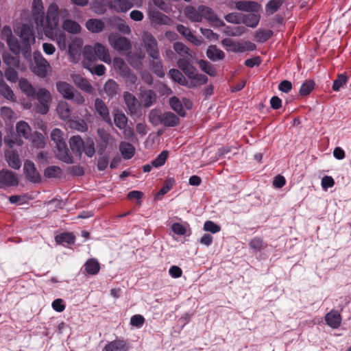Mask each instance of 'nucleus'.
Masks as SVG:
<instances>
[{"mask_svg":"<svg viewBox=\"0 0 351 351\" xmlns=\"http://www.w3.org/2000/svg\"><path fill=\"white\" fill-rule=\"evenodd\" d=\"M123 99L130 116L139 117L141 115V105L136 97L129 92H125Z\"/></svg>","mask_w":351,"mask_h":351,"instance_id":"nucleus-9","label":"nucleus"},{"mask_svg":"<svg viewBox=\"0 0 351 351\" xmlns=\"http://www.w3.org/2000/svg\"><path fill=\"white\" fill-rule=\"evenodd\" d=\"M114 123L119 129L123 130L128 123V118L123 113L117 112L114 114Z\"/></svg>","mask_w":351,"mask_h":351,"instance_id":"nucleus-51","label":"nucleus"},{"mask_svg":"<svg viewBox=\"0 0 351 351\" xmlns=\"http://www.w3.org/2000/svg\"><path fill=\"white\" fill-rule=\"evenodd\" d=\"M151 69L152 71L159 77H163L165 76V71L163 69V65L162 61L160 60H156L152 61L151 64Z\"/></svg>","mask_w":351,"mask_h":351,"instance_id":"nucleus-53","label":"nucleus"},{"mask_svg":"<svg viewBox=\"0 0 351 351\" xmlns=\"http://www.w3.org/2000/svg\"><path fill=\"white\" fill-rule=\"evenodd\" d=\"M0 94L9 100H13L14 94L11 88L8 86L4 80L0 82Z\"/></svg>","mask_w":351,"mask_h":351,"instance_id":"nucleus-52","label":"nucleus"},{"mask_svg":"<svg viewBox=\"0 0 351 351\" xmlns=\"http://www.w3.org/2000/svg\"><path fill=\"white\" fill-rule=\"evenodd\" d=\"M19 184L18 178L15 174L9 170L0 171V184L3 186H15Z\"/></svg>","mask_w":351,"mask_h":351,"instance_id":"nucleus-14","label":"nucleus"},{"mask_svg":"<svg viewBox=\"0 0 351 351\" xmlns=\"http://www.w3.org/2000/svg\"><path fill=\"white\" fill-rule=\"evenodd\" d=\"M250 247L256 251H261L265 247V244L263 239L258 237H254L249 243Z\"/></svg>","mask_w":351,"mask_h":351,"instance_id":"nucleus-59","label":"nucleus"},{"mask_svg":"<svg viewBox=\"0 0 351 351\" xmlns=\"http://www.w3.org/2000/svg\"><path fill=\"white\" fill-rule=\"evenodd\" d=\"M119 150L125 159H130L134 154V148L129 143H121L119 145Z\"/></svg>","mask_w":351,"mask_h":351,"instance_id":"nucleus-44","label":"nucleus"},{"mask_svg":"<svg viewBox=\"0 0 351 351\" xmlns=\"http://www.w3.org/2000/svg\"><path fill=\"white\" fill-rule=\"evenodd\" d=\"M75 236L71 232H63L56 237V241L58 243L62 244L66 243L71 244L75 242Z\"/></svg>","mask_w":351,"mask_h":351,"instance_id":"nucleus-50","label":"nucleus"},{"mask_svg":"<svg viewBox=\"0 0 351 351\" xmlns=\"http://www.w3.org/2000/svg\"><path fill=\"white\" fill-rule=\"evenodd\" d=\"M21 91L29 99H35L37 90L26 79H21L19 83Z\"/></svg>","mask_w":351,"mask_h":351,"instance_id":"nucleus-27","label":"nucleus"},{"mask_svg":"<svg viewBox=\"0 0 351 351\" xmlns=\"http://www.w3.org/2000/svg\"><path fill=\"white\" fill-rule=\"evenodd\" d=\"M207 57L213 60H220L224 58V52L219 49L215 45H210L208 47L206 51Z\"/></svg>","mask_w":351,"mask_h":351,"instance_id":"nucleus-36","label":"nucleus"},{"mask_svg":"<svg viewBox=\"0 0 351 351\" xmlns=\"http://www.w3.org/2000/svg\"><path fill=\"white\" fill-rule=\"evenodd\" d=\"M86 27L93 33H99L104 30L105 24L100 19H91L86 21Z\"/></svg>","mask_w":351,"mask_h":351,"instance_id":"nucleus-32","label":"nucleus"},{"mask_svg":"<svg viewBox=\"0 0 351 351\" xmlns=\"http://www.w3.org/2000/svg\"><path fill=\"white\" fill-rule=\"evenodd\" d=\"M7 44L10 48V49L16 55L19 54L21 51V47L19 43L18 40L14 38H9L8 40H6Z\"/></svg>","mask_w":351,"mask_h":351,"instance_id":"nucleus-60","label":"nucleus"},{"mask_svg":"<svg viewBox=\"0 0 351 351\" xmlns=\"http://www.w3.org/2000/svg\"><path fill=\"white\" fill-rule=\"evenodd\" d=\"M95 61H90L88 62L89 66H87V65L85 64V59L82 61L83 66L85 69H87L91 73L97 75L98 76H101L105 74L106 72V67L103 64H97L94 66L93 64Z\"/></svg>","mask_w":351,"mask_h":351,"instance_id":"nucleus-39","label":"nucleus"},{"mask_svg":"<svg viewBox=\"0 0 351 351\" xmlns=\"http://www.w3.org/2000/svg\"><path fill=\"white\" fill-rule=\"evenodd\" d=\"M169 104L171 108L176 111L180 116L184 117L185 115V111L182 107V105L176 97H173L169 99Z\"/></svg>","mask_w":351,"mask_h":351,"instance_id":"nucleus-49","label":"nucleus"},{"mask_svg":"<svg viewBox=\"0 0 351 351\" xmlns=\"http://www.w3.org/2000/svg\"><path fill=\"white\" fill-rule=\"evenodd\" d=\"M204 230L215 234L219 232L221 230V228L212 221H206L204 224Z\"/></svg>","mask_w":351,"mask_h":351,"instance_id":"nucleus-64","label":"nucleus"},{"mask_svg":"<svg viewBox=\"0 0 351 351\" xmlns=\"http://www.w3.org/2000/svg\"><path fill=\"white\" fill-rule=\"evenodd\" d=\"M108 41L111 47L118 51H128L132 47L129 39L116 33L108 35Z\"/></svg>","mask_w":351,"mask_h":351,"instance_id":"nucleus-7","label":"nucleus"},{"mask_svg":"<svg viewBox=\"0 0 351 351\" xmlns=\"http://www.w3.org/2000/svg\"><path fill=\"white\" fill-rule=\"evenodd\" d=\"M315 83L313 80H307L304 82L300 87V95L302 96H306L308 95L314 88Z\"/></svg>","mask_w":351,"mask_h":351,"instance_id":"nucleus-56","label":"nucleus"},{"mask_svg":"<svg viewBox=\"0 0 351 351\" xmlns=\"http://www.w3.org/2000/svg\"><path fill=\"white\" fill-rule=\"evenodd\" d=\"M104 91L112 99L119 93V85L113 80H108L104 84Z\"/></svg>","mask_w":351,"mask_h":351,"instance_id":"nucleus-38","label":"nucleus"},{"mask_svg":"<svg viewBox=\"0 0 351 351\" xmlns=\"http://www.w3.org/2000/svg\"><path fill=\"white\" fill-rule=\"evenodd\" d=\"M282 0H271L265 6V10L269 14H273L278 10L280 6L282 5Z\"/></svg>","mask_w":351,"mask_h":351,"instance_id":"nucleus-55","label":"nucleus"},{"mask_svg":"<svg viewBox=\"0 0 351 351\" xmlns=\"http://www.w3.org/2000/svg\"><path fill=\"white\" fill-rule=\"evenodd\" d=\"M59 117L62 120H67L71 116V108L65 101H60L56 108Z\"/></svg>","mask_w":351,"mask_h":351,"instance_id":"nucleus-34","label":"nucleus"},{"mask_svg":"<svg viewBox=\"0 0 351 351\" xmlns=\"http://www.w3.org/2000/svg\"><path fill=\"white\" fill-rule=\"evenodd\" d=\"M35 99L38 100L39 104L36 108L37 112L42 114H47L52 101L50 92L45 88H40L36 93Z\"/></svg>","mask_w":351,"mask_h":351,"instance_id":"nucleus-6","label":"nucleus"},{"mask_svg":"<svg viewBox=\"0 0 351 351\" xmlns=\"http://www.w3.org/2000/svg\"><path fill=\"white\" fill-rule=\"evenodd\" d=\"M83 57L87 66H89L90 60H99L109 64L112 62L108 49L100 43H95L93 46L86 45L83 50Z\"/></svg>","mask_w":351,"mask_h":351,"instance_id":"nucleus-1","label":"nucleus"},{"mask_svg":"<svg viewBox=\"0 0 351 351\" xmlns=\"http://www.w3.org/2000/svg\"><path fill=\"white\" fill-rule=\"evenodd\" d=\"M179 121V118L174 113L171 112H166L162 113L160 124L166 127H175L178 125Z\"/></svg>","mask_w":351,"mask_h":351,"instance_id":"nucleus-33","label":"nucleus"},{"mask_svg":"<svg viewBox=\"0 0 351 351\" xmlns=\"http://www.w3.org/2000/svg\"><path fill=\"white\" fill-rule=\"evenodd\" d=\"M5 158L9 166L14 169H20L21 161L17 152L8 150L5 152Z\"/></svg>","mask_w":351,"mask_h":351,"instance_id":"nucleus-25","label":"nucleus"},{"mask_svg":"<svg viewBox=\"0 0 351 351\" xmlns=\"http://www.w3.org/2000/svg\"><path fill=\"white\" fill-rule=\"evenodd\" d=\"M112 64L115 71L121 75H128L130 69L123 59L119 57H115L113 59Z\"/></svg>","mask_w":351,"mask_h":351,"instance_id":"nucleus-35","label":"nucleus"},{"mask_svg":"<svg viewBox=\"0 0 351 351\" xmlns=\"http://www.w3.org/2000/svg\"><path fill=\"white\" fill-rule=\"evenodd\" d=\"M273 32L270 29H258L255 32V40L259 43H264L270 38Z\"/></svg>","mask_w":351,"mask_h":351,"instance_id":"nucleus-47","label":"nucleus"},{"mask_svg":"<svg viewBox=\"0 0 351 351\" xmlns=\"http://www.w3.org/2000/svg\"><path fill=\"white\" fill-rule=\"evenodd\" d=\"M62 135L63 133L60 129L55 128L51 131V138L55 143L56 146L65 143Z\"/></svg>","mask_w":351,"mask_h":351,"instance_id":"nucleus-57","label":"nucleus"},{"mask_svg":"<svg viewBox=\"0 0 351 351\" xmlns=\"http://www.w3.org/2000/svg\"><path fill=\"white\" fill-rule=\"evenodd\" d=\"M174 51L182 58L180 59H186L190 60L193 56L190 49L180 42H176L173 44Z\"/></svg>","mask_w":351,"mask_h":351,"instance_id":"nucleus-31","label":"nucleus"},{"mask_svg":"<svg viewBox=\"0 0 351 351\" xmlns=\"http://www.w3.org/2000/svg\"><path fill=\"white\" fill-rule=\"evenodd\" d=\"M141 99L143 106L149 108L156 100V94L152 90H141Z\"/></svg>","mask_w":351,"mask_h":351,"instance_id":"nucleus-29","label":"nucleus"},{"mask_svg":"<svg viewBox=\"0 0 351 351\" xmlns=\"http://www.w3.org/2000/svg\"><path fill=\"white\" fill-rule=\"evenodd\" d=\"M168 152L165 150L162 151L157 157L152 161V165L155 167H159L162 166L168 157Z\"/></svg>","mask_w":351,"mask_h":351,"instance_id":"nucleus-61","label":"nucleus"},{"mask_svg":"<svg viewBox=\"0 0 351 351\" xmlns=\"http://www.w3.org/2000/svg\"><path fill=\"white\" fill-rule=\"evenodd\" d=\"M162 113L158 109H152L150 110L148 119L149 121L154 126L160 125Z\"/></svg>","mask_w":351,"mask_h":351,"instance_id":"nucleus-46","label":"nucleus"},{"mask_svg":"<svg viewBox=\"0 0 351 351\" xmlns=\"http://www.w3.org/2000/svg\"><path fill=\"white\" fill-rule=\"evenodd\" d=\"M34 60L33 72L40 77H46L51 69L49 63L40 53L34 55Z\"/></svg>","mask_w":351,"mask_h":351,"instance_id":"nucleus-8","label":"nucleus"},{"mask_svg":"<svg viewBox=\"0 0 351 351\" xmlns=\"http://www.w3.org/2000/svg\"><path fill=\"white\" fill-rule=\"evenodd\" d=\"M58 6L56 3H53L50 4L48 8L46 15V24L41 27L43 28L45 34L46 31H54L58 29L57 27L59 21V12Z\"/></svg>","mask_w":351,"mask_h":351,"instance_id":"nucleus-5","label":"nucleus"},{"mask_svg":"<svg viewBox=\"0 0 351 351\" xmlns=\"http://www.w3.org/2000/svg\"><path fill=\"white\" fill-rule=\"evenodd\" d=\"M95 109L97 113L99 114L106 123L110 125L112 124L108 108L102 99L97 98L95 100Z\"/></svg>","mask_w":351,"mask_h":351,"instance_id":"nucleus-17","label":"nucleus"},{"mask_svg":"<svg viewBox=\"0 0 351 351\" xmlns=\"http://www.w3.org/2000/svg\"><path fill=\"white\" fill-rule=\"evenodd\" d=\"M32 143L36 148H43L45 145V140L44 136L39 133L36 132L32 136Z\"/></svg>","mask_w":351,"mask_h":351,"instance_id":"nucleus-58","label":"nucleus"},{"mask_svg":"<svg viewBox=\"0 0 351 351\" xmlns=\"http://www.w3.org/2000/svg\"><path fill=\"white\" fill-rule=\"evenodd\" d=\"M198 64L201 69L210 76L213 77L217 75V71L215 66L210 62L204 60H200L198 62Z\"/></svg>","mask_w":351,"mask_h":351,"instance_id":"nucleus-48","label":"nucleus"},{"mask_svg":"<svg viewBox=\"0 0 351 351\" xmlns=\"http://www.w3.org/2000/svg\"><path fill=\"white\" fill-rule=\"evenodd\" d=\"M16 130L17 134L25 139H28L31 135V128L27 123L21 121L16 123Z\"/></svg>","mask_w":351,"mask_h":351,"instance_id":"nucleus-37","label":"nucleus"},{"mask_svg":"<svg viewBox=\"0 0 351 351\" xmlns=\"http://www.w3.org/2000/svg\"><path fill=\"white\" fill-rule=\"evenodd\" d=\"M45 36L52 40L56 41L60 49L64 51L66 49V37L65 33L59 29L51 31H46Z\"/></svg>","mask_w":351,"mask_h":351,"instance_id":"nucleus-13","label":"nucleus"},{"mask_svg":"<svg viewBox=\"0 0 351 351\" xmlns=\"http://www.w3.org/2000/svg\"><path fill=\"white\" fill-rule=\"evenodd\" d=\"M82 45V40L77 38L73 39L69 45L68 51L73 62H76L78 60L80 56Z\"/></svg>","mask_w":351,"mask_h":351,"instance_id":"nucleus-20","label":"nucleus"},{"mask_svg":"<svg viewBox=\"0 0 351 351\" xmlns=\"http://www.w3.org/2000/svg\"><path fill=\"white\" fill-rule=\"evenodd\" d=\"M71 78L73 83L82 90L89 94H93L94 93V88L90 82L82 75L79 74H73L71 75Z\"/></svg>","mask_w":351,"mask_h":351,"instance_id":"nucleus-22","label":"nucleus"},{"mask_svg":"<svg viewBox=\"0 0 351 351\" xmlns=\"http://www.w3.org/2000/svg\"><path fill=\"white\" fill-rule=\"evenodd\" d=\"M199 10L202 12V18L214 23L216 26L224 25V22L219 19L214 10L205 5H199Z\"/></svg>","mask_w":351,"mask_h":351,"instance_id":"nucleus-16","label":"nucleus"},{"mask_svg":"<svg viewBox=\"0 0 351 351\" xmlns=\"http://www.w3.org/2000/svg\"><path fill=\"white\" fill-rule=\"evenodd\" d=\"M63 29L71 34H77L81 31V26L75 21L66 19L62 23Z\"/></svg>","mask_w":351,"mask_h":351,"instance_id":"nucleus-41","label":"nucleus"},{"mask_svg":"<svg viewBox=\"0 0 351 351\" xmlns=\"http://www.w3.org/2000/svg\"><path fill=\"white\" fill-rule=\"evenodd\" d=\"M129 343L124 339H116L108 341L104 346V351H128Z\"/></svg>","mask_w":351,"mask_h":351,"instance_id":"nucleus-18","label":"nucleus"},{"mask_svg":"<svg viewBox=\"0 0 351 351\" xmlns=\"http://www.w3.org/2000/svg\"><path fill=\"white\" fill-rule=\"evenodd\" d=\"M221 44L227 51L233 53L252 51L256 48V45L250 41H235L230 38L223 39Z\"/></svg>","mask_w":351,"mask_h":351,"instance_id":"nucleus-3","label":"nucleus"},{"mask_svg":"<svg viewBox=\"0 0 351 351\" xmlns=\"http://www.w3.org/2000/svg\"><path fill=\"white\" fill-rule=\"evenodd\" d=\"M71 128L77 131L84 132L88 130L86 123L82 120L71 121L70 123Z\"/></svg>","mask_w":351,"mask_h":351,"instance_id":"nucleus-63","label":"nucleus"},{"mask_svg":"<svg viewBox=\"0 0 351 351\" xmlns=\"http://www.w3.org/2000/svg\"><path fill=\"white\" fill-rule=\"evenodd\" d=\"M32 13L37 28H41L45 21L44 8L42 0H33Z\"/></svg>","mask_w":351,"mask_h":351,"instance_id":"nucleus-10","label":"nucleus"},{"mask_svg":"<svg viewBox=\"0 0 351 351\" xmlns=\"http://www.w3.org/2000/svg\"><path fill=\"white\" fill-rule=\"evenodd\" d=\"M82 151L84 152L88 157H93L95 153L94 142L93 141H88L84 143Z\"/></svg>","mask_w":351,"mask_h":351,"instance_id":"nucleus-62","label":"nucleus"},{"mask_svg":"<svg viewBox=\"0 0 351 351\" xmlns=\"http://www.w3.org/2000/svg\"><path fill=\"white\" fill-rule=\"evenodd\" d=\"M169 75L173 81L178 82L179 84L182 86L187 85L188 82L186 79L179 70L171 69L169 71Z\"/></svg>","mask_w":351,"mask_h":351,"instance_id":"nucleus-45","label":"nucleus"},{"mask_svg":"<svg viewBox=\"0 0 351 351\" xmlns=\"http://www.w3.org/2000/svg\"><path fill=\"white\" fill-rule=\"evenodd\" d=\"M56 88L58 93L66 99H69L75 91V88L71 85L66 82L62 81L56 83Z\"/></svg>","mask_w":351,"mask_h":351,"instance_id":"nucleus-30","label":"nucleus"},{"mask_svg":"<svg viewBox=\"0 0 351 351\" xmlns=\"http://www.w3.org/2000/svg\"><path fill=\"white\" fill-rule=\"evenodd\" d=\"M23 171L25 178L28 181L32 183H39L41 182V176L32 162L29 160L25 162Z\"/></svg>","mask_w":351,"mask_h":351,"instance_id":"nucleus-12","label":"nucleus"},{"mask_svg":"<svg viewBox=\"0 0 351 351\" xmlns=\"http://www.w3.org/2000/svg\"><path fill=\"white\" fill-rule=\"evenodd\" d=\"M84 267L86 273L89 275H95L100 269L99 263L95 258L87 260L84 264Z\"/></svg>","mask_w":351,"mask_h":351,"instance_id":"nucleus-40","label":"nucleus"},{"mask_svg":"<svg viewBox=\"0 0 351 351\" xmlns=\"http://www.w3.org/2000/svg\"><path fill=\"white\" fill-rule=\"evenodd\" d=\"M145 47L149 56L154 60H158L160 58L158 43L155 38L150 34L145 35Z\"/></svg>","mask_w":351,"mask_h":351,"instance_id":"nucleus-11","label":"nucleus"},{"mask_svg":"<svg viewBox=\"0 0 351 351\" xmlns=\"http://www.w3.org/2000/svg\"><path fill=\"white\" fill-rule=\"evenodd\" d=\"M62 175V170L58 166H49L44 171V176L47 178H60Z\"/></svg>","mask_w":351,"mask_h":351,"instance_id":"nucleus-43","label":"nucleus"},{"mask_svg":"<svg viewBox=\"0 0 351 351\" xmlns=\"http://www.w3.org/2000/svg\"><path fill=\"white\" fill-rule=\"evenodd\" d=\"M84 142L79 135L73 136L69 139V145L73 153L76 156H81Z\"/></svg>","mask_w":351,"mask_h":351,"instance_id":"nucleus-28","label":"nucleus"},{"mask_svg":"<svg viewBox=\"0 0 351 351\" xmlns=\"http://www.w3.org/2000/svg\"><path fill=\"white\" fill-rule=\"evenodd\" d=\"M132 0H111L108 3L110 9L117 12H126L133 7Z\"/></svg>","mask_w":351,"mask_h":351,"instance_id":"nucleus-19","label":"nucleus"},{"mask_svg":"<svg viewBox=\"0 0 351 351\" xmlns=\"http://www.w3.org/2000/svg\"><path fill=\"white\" fill-rule=\"evenodd\" d=\"M234 4L237 10L250 13L258 12L261 8L260 3L251 1H238Z\"/></svg>","mask_w":351,"mask_h":351,"instance_id":"nucleus-15","label":"nucleus"},{"mask_svg":"<svg viewBox=\"0 0 351 351\" xmlns=\"http://www.w3.org/2000/svg\"><path fill=\"white\" fill-rule=\"evenodd\" d=\"M261 16L259 14L256 12L248 14H245L242 12L241 21V24H243L248 27L255 28L258 25Z\"/></svg>","mask_w":351,"mask_h":351,"instance_id":"nucleus-23","label":"nucleus"},{"mask_svg":"<svg viewBox=\"0 0 351 351\" xmlns=\"http://www.w3.org/2000/svg\"><path fill=\"white\" fill-rule=\"evenodd\" d=\"M218 27H223V33L231 37L241 36L247 32L246 27L242 25L230 26L226 25L224 23V25H219Z\"/></svg>","mask_w":351,"mask_h":351,"instance_id":"nucleus-24","label":"nucleus"},{"mask_svg":"<svg viewBox=\"0 0 351 351\" xmlns=\"http://www.w3.org/2000/svg\"><path fill=\"white\" fill-rule=\"evenodd\" d=\"M56 155L58 160L66 164H72L74 162L73 158L69 152L66 143L60 144V145H56Z\"/></svg>","mask_w":351,"mask_h":351,"instance_id":"nucleus-21","label":"nucleus"},{"mask_svg":"<svg viewBox=\"0 0 351 351\" xmlns=\"http://www.w3.org/2000/svg\"><path fill=\"white\" fill-rule=\"evenodd\" d=\"M325 321L330 327L337 328L341 325V317L337 311L332 310L326 315Z\"/></svg>","mask_w":351,"mask_h":351,"instance_id":"nucleus-26","label":"nucleus"},{"mask_svg":"<svg viewBox=\"0 0 351 351\" xmlns=\"http://www.w3.org/2000/svg\"><path fill=\"white\" fill-rule=\"evenodd\" d=\"M15 32L22 40L25 53H29L31 45L35 42V36L32 25L23 24L20 27L17 28V29H15Z\"/></svg>","mask_w":351,"mask_h":351,"instance_id":"nucleus-4","label":"nucleus"},{"mask_svg":"<svg viewBox=\"0 0 351 351\" xmlns=\"http://www.w3.org/2000/svg\"><path fill=\"white\" fill-rule=\"evenodd\" d=\"M189 61L186 59H178V66L192 80L191 83L193 86L206 84L208 81L207 76L197 73L196 69L190 64Z\"/></svg>","mask_w":351,"mask_h":351,"instance_id":"nucleus-2","label":"nucleus"},{"mask_svg":"<svg viewBox=\"0 0 351 351\" xmlns=\"http://www.w3.org/2000/svg\"><path fill=\"white\" fill-rule=\"evenodd\" d=\"M242 12H230L225 15L224 19L226 22L235 25L241 24Z\"/></svg>","mask_w":351,"mask_h":351,"instance_id":"nucleus-54","label":"nucleus"},{"mask_svg":"<svg viewBox=\"0 0 351 351\" xmlns=\"http://www.w3.org/2000/svg\"><path fill=\"white\" fill-rule=\"evenodd\" d=\"M185 14L192 21L200 22L202 21V12L199 11V8L196 10L192 6H188L185 9Z\"/></svg>","mask_w":351,"mask_h":351,"instance_id":"nucleus-42","label":"nucleus"}]
</instances>
